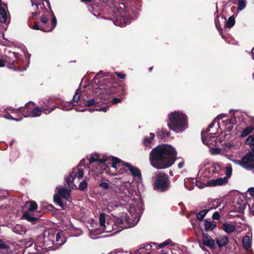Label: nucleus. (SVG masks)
Returning <instances> with one entry per match:
<instances>
[{
  "label": "nucleus",
  "mask_w": 254,
  "mask_h": 254,
  "mask_svg": "<svg viewBox=\"0 0 254 254\" xmlns=\"http://www.w3.org/2000/svg\"><path fill=\"white\" fill-rule=\"evenodd\" d=\"M115 73L117 75V76L121 79H125L126 77V75L122 72H115Z\"/></svg>",
  "instance_id": "nucleus-56"
},
{
  "label": "nucleus",
  "mask_w": 254,
  "mask_h": 254,
  "mask_svg": "<svg viewBox=\"0 0 254 254\" xmlns=\"http://www.w3.org/2000/svg\"><path fill=\"white\" fill-rule=\"evenodd\" d=\"M30 27L34 30H40L43 32H47V31H45V30H47L46 26H45V27H39L38 22L36 21H35L33 26Z\"/></svg>",
  "instance_id": "nucleus-36"
},
{
  "label": "nucleus",
  "mask_w": 254,
  "mask_h": 254,
  "mask_svg": "<svg viewBox=\"0 0 254 254\" xmlns=\"http://www.w3.org/2000/svg\"><path fill=\"white\" fill-rule=\"evenodd\" d=\"M98 187L104 190H108L109 189H110V188L109 184L106 182H102L100 183Z\"/></svg>",
  "instance_id": "nucleus-48"
},
{
  "label": "nucleus",
  "mask_w": 254,
  "mask_h": 254,
  "mask_svg": "<svg viewBox=\"0 0 254 254\" xmlns=\"http://www.w3.org/2000/svg\"><path fill=\"white\" fill-rule=\"evenodd\" d=\"M5 60L6 63L9 64L10 68L14 70H22L21 68L17 65L20 61L19 54L17 53L8 51L7 54L5 55Z\"/></svg>",
  "instance_id": "nucleus-6"
},
{
  "label": "nucleus",
  "mask_w": 254,
  "mask_h": 254,
  "mask_svg": "<svg viewBox=\"0 0 254 254\" xmlns=\"http://www.w3.org/2000/svg\"><path fill=\"white\" fill-rule=\"evenodd\" d=\"M216 203V208L219 207L221 203V201L219 199H215L213 201V205H214V203Z\"/></svg>",
  "instance_id": "nucleus-62"
},
{
  "label": "nucleus",
  "mask_w": 254,
  "mask_h": 254,
  "mask_svg": "<svg viewBox=\"0 0 254 254\" xmlns=\"http://www.w3.org/2000/svg\"><path fill=\"white\" fill-rule=\"evenodd\" d=\"M253 202L252 204V206L249 205V209L250 211L252 212V214L254 215V198L253 199Z\"/></svg>",
  "instance_id": "nucleus-64"
},
{
  "label": "nucleus",
  "mask_w": 254,
  "mask_h": 254,
  "mask_svg": "<svg viewBox=\"0 0 254 254\" xmlns=\"http://www.w3.org/2000/svg\"><path fill=\"white\" fill-rule=\"evenodd\" d=\"M122 101V100L120 98H114L112 100V103L113 104H118L119 103H120Z\"/></svg>",
  "instance_id": "nucleus-60"
},
{
  "label": "nucleus",
  "mask_w": 254,
  "mask_h": 254,
  "mask_svg": "<svg viewBox=\"0 0 254 254\" xmlns=\"http://www.w3.org/2000/svg\"><path fill=\"white\" fill-rule=\"evenodd\" d=\"M30 112L31 113L30 117H38L41 116L42 110H41V108L38 107H36L35 106L34 107L32 108V111Z\"/></svg>",
  "instance_id": "nucleus-28"
},
{
  "label": "nucleus",
  "mask_w": 254,
  "mask_h": 254,
  "mask_svg": "<svg viewBox=\"0 0 254 254\" xmlns=\"http://www.w3.org/2000/svg\"><path fill=\"white\" fill-rule=\"evenodd\" d=\"M98 157H99V154H96L95 156H91L89 158V163L91 164L95 162H97Z\"/></svg>",
  "instance_id": "nucleus-44"
},
{
  "label": "nucleus",
  "mask_w": 254,
  "mask_h": 254,
  "mask_svg": "<svg viewBox=\"0 0 254 254\" xmlns=\"http://www.w3.org/2000/svg\"><path fill=\"white\" fill-rule=\"evenodd\" d=\"M100 72L96 75L94 79V83L99 86L101 89L106 90V93L109 95L112 94H124L125 88L123 84L117 81L116 79H113L112 75L110 78H104L100 79L99 77Z\"/></svg>",
  "instance_id": "nucleus-2"
},
{
  "label": "nucleus",
  "mask_w": 254,
  "mask_h": 254,
  "mask_svg": "<svg viewBox=\"0 0 254 254\" xmlns=\"http://www.w3.org/2000/svg\"><path fill=\"white\" fill-rule=\"evenodd\" d=\"M41 21L43 23L46 24V26L48 24V18L46 14H42L41 17Z\"/></svg>",
  "instance_id": "nucleus-49"
},
{
  "label": "nucleus",
  "mask_w": 254,
  "mask_h": 254,
  "mask_svg": "<svg viewBox=\"0 0 254 254\" xmlns=\"http://www.w3.org/2000/svg\"><path fill=\"white\" fill-rule=\"evenodd\" d=\"M246 144L250 146H254V135H250L246 139Z\"/></svg>",
  "instance_id": "nucleus-35"
},
{
  "label": "nucleus",
  "mask_w": 254,
  "mask_h": 254,
  "mask_svg": "<svg viewBox=\"0 0 254 254\" xmlns=\"http://www.w3.org/2000/svg\"><path fill=\"white\" fill-rule=\"evenodd\" d=\"M170 242H171V240H167V241L163 242L162 243L158 245V248H164V247L167 246V245H168L170 244Z\"/></svg>",
  "instance_id": "nucleus-54"
},
{
  "label": "nucleus",
  "mask_w": 254,
  "mask_h": 254,
  "mask_svg": "<svg viewBox=\"0 0 254 254\" xmlns=\"http://www.w3.org/2000/svg\"><path fill=\"white\" fill-rule=\"evenodd\" d=\"M25 206L28 208L26 211L29 212H33L38 208V204L34 200L27 201L25 203Z\"/></svg>",
  "instance_id": "nucleus-18"
},
{
  "label": "nucleus",
  "mask_w": 254,
  "mask_h": 254,
  "mask_svg": "<svg viewBox=\"0 0 254 254\" xmlns=\"http://www.w3.org/2000/svg\"><path fill=\"white\" fill-rule=\"evenodd\" d=\"M151 142H152V139L150 137H145V138L144 139V141H143V143L145 145L147 146V144H149Z\"/></svg>",
  "instance_id": "nucleus-55"
},
{
  "label": "nucleus",
  "mask_w": 254,
  "mask_h": 254,
  "mask_svg": "<svg viewBox=\"0 0 254 254\" xmlns=\"http://www.w3.org/2000/svg\"><path fill=\"white\" fill-rule=\"evenodd\" d=\"M209 211V209H203L202 210L199 211L198 213H197L196 215V218L197 220L199 221H202Z\"/></svg>",
  "instance_id": "nucleus-29"
},
{
  "label": "nucleus",
  "mask_w": 254,
  "mask_h": 254,
  "mask_svg": "<svg viewBox=\"0 0 254 254\" xmlns=\"http://www.w3.org/2000/svg\"><path fill=\"white\" fill-rule=\"evenodd\" d=\"M110 189L116 193H120L121 191V189H120L119 186L115 184H113L112 186H111L110 188Z\"/></svg>",
  "instance_id": "nucleus-46"
},
{
  "label": "nucleus",
  "mask_w": 254,
  "mask_h": 254,
  "mask_svg": "<svg viewBox=\"0 0 254 254\" xmlns=\"http://www.w3.org/2000/svg\"><path fill=\"white\" fill-rule=\"evenodd\" d=\"M254 129V127L253 126L247 127L245 128L241 134L240 135L241 137H245L247 135H248L250 133H251L253 130Z\"/></svg>",
  "instance_id": "nucleus-30"
},
{
  "label": "nucleus",
  "mask_w": 254,
  "mask_h": 254,
  "mask_svg": "<svg viewBox=\"0 0 254 254\" xmlns=\"http://www.w3.org/2000/svg\"><path fill=\"white\" fill-rule=\"evenodd\" d=\"M61 239V236L60 233H57L56 234V242H57L58 243V244L60 245H63L64 242V241L62 240L60 242Z\"/></svg>",
  "instance_id": "nucleus-51"
},
{
  "label": "nucleus",
  "mask_w": 254,
  "mask_h": 254,
  "mask_svg": "<svg viewBox=\"0 0 254 254\" xmlns=\"http://www.w3.org/2000/svg\"><path fill=\"white\" fill-rule=\"evenodd\" d=\"M211 168V172L213 174H215L217 173V168H216V165L215 164H212Z\"/></svg>",
  "instance_id": "nucleus-63"
},
{
  "label": "nucleus",
  "mask_w": 254,
  "mask_h": 254,
  "mask_svg": "<svg viewBox=\"0 0 254 254\" xmlns=\"http://www.w3.org/2000/svg\"><path fill=\"white\" fill-rule=\"evenodd\" d=\"M220 217V215L218 212H215L212 215V219L214 220H219Z\"/></svg>",
  "instance_id": "nucleus-57"
},
{
  "label": "nucleus",
  "mask_w": 254,
  "mask_h": 254,
  "mask_svg": "<svg viewBox=\"0 0 254 254\" xmlns=\"http://www.w3.org/2000/svg\"><path fill=\"white\" fill-rule=\"evenodd\" d=\"M52 13V24L51 25L49 24H47L46 26L47 30H45V31H47V32H51L56 26L57 23V18L54 15L53 12L51 10Z\"/></svg>",
  "instance_id": "nucleus-22"
},
{
  "label": "nucleus",
  "mask_w": 254,
  "mask_h": 254,
  "mask_svg": "<svg viewBox=\"0 0 254 254\" xmlns=\"http://www.w3.org/2000/svg\"><path fill=\"white\" fill-rule=\"evenodd\" d=\"M80 96L81 93L80 92H78V90H77L75 95L73 97L72 102L74 103L75 102L76 104H78Z\"/></svg>",
  "instance_id": "nucleus-43"
},
{
  "label": "nucleus",
  "mask_w": 254,
  "mask_h": 254,
  "mask_svg": "<svg viewBox=\"0 0 254 254\" xmlns=\"http://www.w3.org/2000/svg\"><path fill=\"white\" fill-rule=\"evenodd\" d=\"M56 108L55 106H53L51 108H45V107H41V110H42V112L46 114H49L50 113L52 112L54 110V109Z\"/></svg>",
  "instance_id": "nucleus-41"
},
{
  "label": "nucleus",
  "mask_w": 254,
  "mask_h": 254,
  "mask_svg": "<svg viewBox=\"0 0 254 254\" xmlns=\"http://www.w3.org/2000/svg\"><path fill=\"white\" fill-rule=\"evenodd\" d=\"M205 231L209 232L212 231L216 227V223L214 221H209L207 219L204 220Z\"/></svg>",
  "instance_id": "nucleus-21"
},
{
  "label": "nucleus",
  "mask_w": 254,
  "mask_h": 254,
  "mask_svg": "<svg viewBox=\"0 0 254 254\" xmlns=\"http://www.w3.org/2000/svg\"><path fill=\"white\" fill-rule=\"evenodd\" d=\"M223 230L228 234L234 232L236 230V226L227 222H224L222 225Z\"/></svg>",
  "instance_id": "nucleus-19"
},
{
  "label": "nucleus",
  "mask_w": 254,
  "mask_h": 254,
  "mask_svg": "<svg viewBox=\"0 0 254 254\" xmlns=\"http://www.w3.org/2000/svg\"><path fill=\"white\" fill-rule=\"evenodd\" d=\"M168 126L173 130L183 131L188 127V117L179 111L171 112L168 115Z\"/></svg>",
  "instance_id": "nucleus-3"
},
{
  "label": "nucleus",
  "mask_w": 254,
  "mask_h": 254,
  "mask_svg": "<svg viewBox=\"0 0 254 254\" xmlns=\"http://www.w3.org/2000/svg\"><path fill=\"white\" fill-rule=\"evenodd\" d=\"M55 209L56 208L52 204H48L43 207L44 211H45L46 209L49 211H54Z\"/></svg>",
  "instance_id": "nucleus-50"
},
{
  "label": "nucleus",
  "mask_w": 254,
  "mask_h": 254,
  "mask_svg": "<svg viewBox=\"0 0 254 254\" xmlns=\"http://www.w3.org/2000/svg\"><path fill=\"white\" fill-rule=\"evenodd\" d=\"M232 172V168L230 164H227L226 167V177H230L231 176Z\"/></svg>",
  "instance_id": "nucleus-40"
},
{
  "label": "nucleus",
  "mask_w": 254,
  "mask_h": 254,
  "mask_svg": "<svg viewBox=\"0 0 254 254\" xmlns=\"http://www.w3.org/2000/svg\"><path fill=\"white\" fill-rule=\"evenodd\" d=\"M76 104H72V103H71L70 102L69 104H68L67 106L65 105L64 106H63L62 109H63V110H65V111L70 110L72 109V106H76Z\"/></svg>",
  "instance_id": "nucleus-52"
},
{
  "label": "nucleus",
  "mask_w": 254,
  "mask_h": 254,
  "mask_svg": "<svg viewBox=\"0 0 254 254\" xmlns=\"http://www.w3.org/2000/svg\"><path fill=\"white\" fill-rule=\"evenodd\" d=\"M236 119L231 118V119H227L224 121V123L226 125V129L228 131H231L233 128V125L236 123Z\"/></svg>",
  "instance_id": "nucleus-20"
},
{
  "label": "nucleus",
  "mask_w": 254,
  "mask_h": 254,
  "mask_svg": "<svg viewBox=\"0 0 254 254\" xmlns=\"http://www.w3.org/2000/svg\"><path fill=\"white\" fill-rule=\"evenodd\" d=\"M107 160L108 158L107 157H103L102 158H100V156H99L97 161H98L101 164H104Z\"/></svg>",
  "instance_id": "nucleus-61"
},
{
  "label": "nucleus",
  "mask_w": 254,
  "mask_h": 254,
  "mask_svg": "<svg viewBox=\"0 0 254 254\" xmlns=\"http://www.w3.org/2000/svg\"><path fill=\"white\" fill-rule=\"evenodd\" d=\"M22 218L33 224H35L39 220L37 217L30 214L29 211H24L22 214Z\"/></svg>",
  "instance_id": "nucleus-17"
},
{
  "label": "nucleus",
  "mask_w": 254,
  "mask_h": 254,
  "mask_svg": "<svg viewBox=\"0 0 254 254\" xmlns=\"http://www.w3.org/2000/svg\"><path fill=\"white\" fill-rule=\"evenodd\" d=\"M35 106V103L33 102L30 101L26 103L24 107H20L17 109H13L10 110L12 113H15L20 114L23 115L24 117H28L31 116L32 108Z\"/></svg>",
  "instance_id": "nucleus-8"
},
{
  "label": "nucleus",
  "mask_w": 254,
  "mask_h": 254,
  "mask_svg": "<svg viewBox=\"0 0 254 254\" xmlns=\"http://www.w3.org/2000/svg\"><path fill=\"white\" fill-rule=\"evenodd\" d=\"M177 151L170 145L162 144L153 148L149 154L152 166L157 169H164L171 166L177 158Z\"/></svg>",
  "instance_id": "nucleus-1"
},
{
  "label": "nucleus",
  "mask_w": 254,
  "mask_h": 254,
  "mask_svg": "<svg viewBox=\"0 0 254 254\" xmlns=\"http://www.w3.org/2000/svg\"><path fill=\"white\" fill-rule=\"evenodd\" d=\"M87 183L85 181L83 180L81 182H80V183L79 184V190L83 191L87 188Z\"/></svg>",
  "instance_id": "nucleus-45"
},
{
  "label": "nucleus",
  "mask_w": 254,
  "mask_h": 254,
  "mask_svg": "<svg viewBox=\"0 0 254 254\" xmlns=\"http://www.w3.org/2000/svg\"><path fill=\"white\" fill-rule=\"evenodd\" d=\"M99 222L102 229L105 232H110L113 230V226L108 222L106 224L105 214L102 213L100 214Z\"/></svg>",
  "instance_id": "nucleus-12"
},
{
  "label": "nucleus",
  "mask_w": 254,
  "mask_h": 254,
  "mask_svg": "<svg viewBox=\"0 0 254 254\" xmlns=\"http://www.w3.org/2000/svg\"><path fill=\"white\" fill-rule=\"evenodd\" d=\"M97 102H95V100L93 99H92L91 100H87L86 102V103L85 104V105L87 107H90L93 105H94L95 108H97Z\"/></svg>",
  "instance_id": "nucleus-42"
},
{
  "label": "nucleus",
  "mask_w": 254,
  "mask_h": 254,
  "mask_svg": "<svg viewBox=\"0 0 254 254\" xmlns=\"http://www.w3.org/2000/svg\"><path fill=\"white\" fill-rule=\"evenodd\" d=\"M109 109V106H105L104 107L101 108H96L95 109H94L92 110V111H102L104 112H106L107 111V110Z\"/></svg>",
  "instance_id": "nucleus-53"
},
{
  "label": "nucleus",
  "mask_w": 254,
  "mask_h": 254,
  "mask_svg": "<svg viewBox=\"0 0 254 254\" xmlns=\"http://www.w3.org/2000/svg\"><path fill=\"white\" fill-rule=\"evenodd\" d=\"M215 241L218 248L220 249L226 246L228 243V238L226 236H220L215 239Z\"/></svg>",
  "instance_id": "nucleus-16"
},
{
  "label": "nucleus",
  "mask_w": 254,
  "mask_h": 254,
  "mask_svg": "<svg viewBox=\"0 0 254 254\" xmlns=\"http://www.w3.org/2000/svg\"><path fill=\"white\" fill-rule=\"evenodd\" d=\"M54 201L60 207L64 209V199L70 201L71 200L70 195V190L66 188H62L58 190V194H55L54 195Z\"/></svg>",
  "instance_id": "nucleus-5"
},
{
  "label": "nucleus",
  "mask_w": 254,
  "mask_h": 254,
  "mask_svg": "<svg viewBox=\"0 0 254 254\" xmlns=\"http://www.w3.org/2000/svg\"><path fill=\"white\" fill-rule=\"evenodd\" d=\"M126 6L124 3H120L114 8V13L117 20L127 16Z\"/></svg>",
  "instance_id": "nucleus-9"
},
{
  "label": "nucleus",
  "mask_w": 254,
  "mask_h": 254,
  "mask_svg": "<svg viewBox=\"0 0 254 254\" xmlns=\"http://www.w3.org/2000/svg\"><path fill=\"white\" fill-rule=\"evenodd\" d=\"M40 11L33 12L31 13V18L33 19H36V16L40 15Z\"/></svg>",
  "instance_id": "nucleus-59"
},
{
  "label": "nucleus",
  "mask_w": 254,
  "mask_h": 254,
  "mask_svg": "<svg viewBox=\"0 0 254 254\" xmlns=\"http://www.w3.org/2000/svg\"><path fill=\"white\" fill-rule=\"evenodd\" d=\"M124 162L121 159L117 157H113L112 158V167L114 168H117V166L119 165V167L123 166L122 165V163Z\"/></svg>",
  "instance_id": "nucleus-31"
},
{
  "label": "nucleus",
  "mask_w": 254,
  "mask_h": 254,
  "mask_svg": "<svg viewBox=\"0 0 254 254\" xmlns=\"http://www.w3.org/2000/svg\"><path fill=\"white\" fill-rule=\"evenodd\" d=\"M35 0H31V2L32 6H34V5L36 6L35 11H40L39 7V6H40L41 8H42L43 7H45L44 3H42V2H36Z\"/></svg>",
  "instance_id": "nucleus-34"
},
{
  "label": "nucleus",
  "mask_w": 254,
  "mask_h": 254,
  "mask_svg": "<svg viewBox=\"0 0 254 254\" xmlns=\"http://www.w3.org/2000/svg\"><path fill=\"white\" fill-rule=\"evenodd\" d=\"M74 174H76V177L78 178V179H81L83 176V170L81 169H74Z\"/></svg>",
  "instance_id": "nucleus-38"
},
{
  "label": "nucleus",
  "mask_w": 254,
  "mask_h": 254,
  "mask_svg": "<svg viewBox=\"0 0 254 254\" xmlns=\"http://www.w3.org/2000/svg\"><path fill=\"white\" fill-rule=\"evenodd\" d=\"M13 231L19 235L24 234L26 233L25 228L21 225L17 224L13 228Z\"/></svg>",
  "instance_id": "nucleus-26"
},
{
  "label": "nucleus",
  "mask_w": 254,
  "mask_h": 254,
  "mask_svg": "<svg viewBox=\"0 0 254 254\" xmlns=\"http://www.w3.org/2000/svg\"><path fill=\"white\" fill-rule=\"evenodd\" d=\"M240 165L246 169L250 170L254 169V155L253 153H247L241 159Z\"/></svg>",
  "instance_id": "nucleus-7"
},
{
  "label": "nucleus",
  "mask_w": 254,
  "mask_h": 254,
  "mask_svg": "<svg viewBox=\"0 0 254 254\" xmlns=\"http://www.w3.org/2000/svg\"><path fill=\"white\" fill-rule=\"evenodd\" d=\"M170 135V132L166 128H162L160 131H158L156 136L161 138L163 141L166 140V139Z\"/></svg>",
  "instance_id": "nucleus-23"
},
{
  "label": "nucleus",
  "mask_w": 254,
  "mask_h": 254,
  "mask_svg": "<svg viewBox=\"0 0 254 254\" xmlns=\"http://www.w3.org/2000/svg\"><path fill=\"white\" fill-rule=\"evenodd\" d=\"M151 244L153 245H157L156 243H145L143 244H141L138 249L136 250V253L139 254L140 252H139V251L142 249H144L146 251H151L152 250V245Z\"/></svg>",
  "instance_id": "nucleus-25"
},
{
  "label": "nucleus",
  "mask_w": 254,
  "mask_h": 254,
  "mask_svg": "<svg viewBox=\"0 0 254 254\" xmlns=\"http://www.w3.org/2000/svg\"><path fill=\"white\" fill-rule=\"evenodd\" d=\"M122 165L124 167H127L130 172L132 175L134 177H138V178H140L141 177V171L139 168L132 166L127 162H123Z\"/></svg>",
  "instance_id": "nucleus-14"
},
{
  "label": "nucleus",
  "mask_w": 254,
  "mask_h": 254,
  "mask_svg": "<svg viewBox=\"0 0 254 254\" xmlns=\"http://www.w3.org/2000/svg\"><path fill=\"white\" fill-rule=\"evenodd\" d=\"M238 203L240 204V207H239V212H242V211H243L246 207V202H244V200H243L242 199H240V200L238 199Z\"/></svg>",
  "instance_id": "nucleus-37"
},
{
  "label": "nucleus",
  "mask_w": 254,
  "mask_h": 254,
  "mask_svg": "<svg viewBox=\"0 0 254 254\" xmlns=\"http://www.w3.org/2000/svg\"><path fill=\"white\" fill-rule=\"evenodd\" d=\"M201 135V140L204 144L209 145L212 144V139L214 138L213 136L210 135L205 136L202 131Z\"/></svg>",
  "instance_id": "nucleus-24"
},
{
  "label": "nucleus",
  "mask_w": 254,
  "mask_h": 254,
  "mask_svg": "<svg viewBox=\"0 0 254 254\" xmlns=\"http://www.w3.org/2000/svg\"><path fill=\"white\" fill-rule=\"evenodd\" d=\"M76 177V174H74V170H73L72 172L67 177L65 180L66 183L67 184L68 186H70L72 184V183Z\"/></svg>",
  "instance_id": "nucleus-32"
},
{
  "label": "nucleus",
  "mask_w": 254,
  "mask_h": 254,
  "mask_svg": "<svg viewBox=\"0 0 254 254\" xmlns=\"http://www.w3.org/2000/svg\"><path fill=\"white\" fill-rule=\"evenodd\" d=\"M228 182L227 177H224L223 178H220L216 179L209 180L206 182V186L207 187L223 186L227 184Z\"/></svg>",
  "instance_id": "nucleus-11"
},
{
  "label": "nucleus",
  "mask_w": 254,
  "mask_h": 254,
  "mask_svg": "<svg viewBox=\"0 0 254 254\" xmlns=\"http://www.w3.org/2000/svg\"><path fill=\"white\" fill-rule=\"evenodd\" d=\"M221 152V150L219 148H213L211 150V153L212 154H218Z\"/></svg>",
  "instance_id": "nucleus-58"
},
{
  "label": "nucleus",
  "mask_w": 254,
  "mask_h": 254,
  "mask_svg": "<svg viewBox=\"0 0 254 254\" xmlns=\"http://www.w3.org/2000/svg\"><path fill=\"white\" fill-rule=\"evenodd\" d=\"M54 234L48 232V235H47L46 232H44L43 234V247H44V249H47L52 248L54 245Z\"/></svg>",
  "instance_id": "nucleus-10"
},
{
  "label": "nucleus",
  "mask_w": 254,
  "mask_h": 254,
  "mask_svg": "<svg viewBox=\"0 0 254 254\" xmlns=\"http://www.w3.org/2000/svg\"><path fill=\"white\" fill-rule=\"evenodd\" d=\"M242 245L244 248L248 251L251 247V242L250 240V237L245 236L242 239Z\"/></svg>",
  "instance_id": "nucleus-27"
},
{
  "label": "nucleus",
  "mask_w": 254,
  "mask_h": 254,
  "mask_svg": "<svg viewBox=\"0 0 254 254\" xmlns=\"http://www.w3.org/2000/svg\"><path fill=\"white\" fill-rule=\"evenodd\" d=\"M9 248L8 245L5 244L2 240H0V250H8Z\"/></svg>",
  "instance_id": "nucleus-47"
},
{
  "label": "nucleus",
  "mask_w": 254,
  "mask_h": 254,
  "mask_svg": "<svg viewBox=\"0 0 254 254\" xmlns=\"http://www.w3.org/2000/svg\"><path fill=\"white\" fill-rule=\"evenodd\" d=\"M235 23V19L234 15L230 16L226 21L225 27L231 28Z\"/></svg>",
  "instance_id": "nucleus-33"
},
{
  "label": "nucleus",
  "mask_w": 254,
  "mask_h": 254,
  "mask_svg": "<svg viewBox=\"0 0 254 254\" xmlns=\"http://www.w3.org/2000/svg\"><path fill=\"white\" fill-rule=\"evenodd\" d=\"M2 1L0 0V22L5 23L7 20V13H9L8 10H6L5 8L2 7Z\"/></svg>",
  "instance_id": "nucleus-15"
},
{
  "label": "nucleus",
  "mask_w": 254,
  "mask_h": 254,
  "mask_svg": "<svg viewBox=\"0 0 254 254\" xmlns=\"http://www.w3.org/2000/svg\"><path fill=\"white\" fill-rule=\"evenodd\" d=\"M153 189L154 190L163 192L168 191L171 187L169 176L163 172H156L153 177Z\"/></svg>",
  "instance_id": "nucleus-4"
},
{
  "label": "nucleus",
  "mask_w": 254,
  "mask_h": 254,
  "mask_svg": "<svg viewBox=\"0 0 254 254\" xmlns=\"http://www.w3.org/2000/svg\"><path fill=\"white\" fill-rule=\"evenodd\" d=\"M202 242L204 246L213 249L215 247V241L212 239L210 236L207 233H202Z\"/></svg>",
  "instance_id": "nucleus-13"
},
{
  "label": "nucleus",
  "mask_w": 254,
  "mask_h": 254,
  "mask_svg": "<svg viewBox=\"0 0 254 254\" xmlns=\"http://www.w3.org/2000/svg\"><path fill=\"white\" fill-rule=\"evenodd\" d=\"M246 0H238V9L240 10L243 9L246 6Z\"/></svg>",
  "instance_id": "nucleus-39"
}]
</instances>
